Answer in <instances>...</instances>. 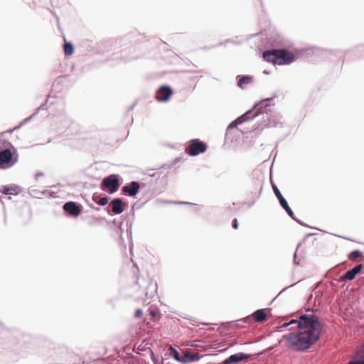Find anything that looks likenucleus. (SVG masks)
Listing matches in <instances>:
<instances>
[{"label": "nucleus", "mask_w": 364, "mask_h": 364, "mask_svg": "<svg viewBox=\"0 0 364 364\" xmlns=\"http://www.w3.org/2000/svg\"><path fill=\"white\" fill-rule=\"evenodd\" d=\"M250 357V355L244 354L242 353H235L231 355L229 358L223 360L222 364H231L234 363H238L242 360H247Z\"/></svg>", "instance_id": "0eeeda50"}, {"label": "nucleus", "mask_w": 364, "mask_h": 364, "mask_svg": "<svg viewBox=\"0 0 364 364\" xmlns=\"http://www.w3.org/2000/svg\"><path fill=\"white\" fill-rule=\"evenodd\" d=\"M362 256V252L360 250H354L348 255V259L350 260H355L356 258Z\"/></svg>", "instance_id": "6ab92c4d"}, {"label": "nucleus", "mask_w": 364, "mask_h": 364, "mask_svg": "<svg viewBox=\"0 0 364 364\" xmlns=\"http://www.w3.org/2000/svg\"><path fill=\"white\" fill-rule=\"evenodd\" d=\"M129 364H139V359L136 357H131L129 360Z\"/></svg>", "instance_id": "4be33fe9"}, {"label": "nucleus", "mask_w": 364, "mask_h": 364, "mask_svg": "<svg viewBox=\"0 0 364 364\" xmlns=\"http://www.w3.org/2000/svg\"><path fill=\"white\" fill-rule=\"evenodd\" d=\"M63 50L65 55H71L74 53V47L70 42H65L63 46Z\"/></svg>", "instance_id": "f3484780"}, {"label": "nucleus", "mask_w": 364, "mask_h": 364, "mask_svg": "<svg viewBox=\"0 0 364 364\" xmlns=\"http://www.w3.org/2000/svg\"><path fill=\"white\" fill-rule=\"evenodd\" d=\"M253 319L257 322H263L267 320V316L263 309L256 311L252 315Z\"/></svg>", "instance_id": "ddd939ff"}, {"label": "nucleus", "mask_w": 364, "mask_h": 364, "mask_svg": "<svg viewBox=\"0 0 364 364\" xmlns=\"http://www.w3.org/2000/svg\"><path fill=\"white\" fill-rule=\"evenodd\" d=\"M122 200L115 198L111 202L112 210L114 214H120L124 211Z\"/></svg>", "instance_id": "9d476101"}, {"label": "nucleus", "mask_w": 364, "mask_h": 364, "mask_svg": "<svg viewBox=\"0 0 364 364\" xmlns=\"http://www.w3.org/2000/svg\"><path fill=\"white\" fill-rule=\"evenodd\" d=\"M170 354L177 361L182 363H185V360L183 359V358L180 356L178 352L173 347L170 348Z\"/></svg>", "instance_id": "a211bd4d"}, {"label": "nucleus", "mask_w": 364, "mask_h": 364, "mask_svg": "<svg viewBox=\"0 0 364 364\" xmlns=\"http://www.w3.org/2000/svg\"><path fill=\"white\" fill-rule=\"evenodd\" d=\"M291 328L289 330L298 329L296 333L284 335L287 346L294 350H304L317 342L322 331V325L318 318L313 314L301 316L299 320L291 319L281 325L280 331Z\"/></svg>", "instance_id": "f257e3e1"}, {"label": "nucleus", "mask_w": 364, "mask_h": 364, "mask_svg": "<svg viewBox=\"0 0 364 364\" xmlns=\"http://www.w3.org/2000/svg\"><path fill=\"white\" fill-rule=\"evenodd\" d=\"M272 188H273L274 193L276 195L278 200L283 197L281 192L279 191V190L275 185H274V184L272 185Z\"/></svg>", "instance_id": "aec40b11"}, {"label": "nucleus", "mask_w": 364, "mask_h": 364, "mask_svg": "<svg viewBox=\"0 0 364 364\" xmlns=\"http://www.w3.org/2000/svg\"><path fill=\"white\" fill-rule=\"evenodd\" d=\"M102 186L103 188H107L110 193H115L119 188V183L116 175H111L103 179Z\"/></svg>", "instance_id": "20e7f679"}, {"label": "nucleus", "mask_w": 364, "mask_h": 364, "mask_svg": "<svg viewBox=\"0 0 364 364\" xmlns=\"http://www.w3.org/2000/svg\"><path fill=\"white\" fill-rule=\"evenodd\" d=\"M12 154L10 149H4L0 151V164H5L11 161Z\"/></svg>", "instance_id": "9b49d317"}, {"label": "nucleus", "mask_w": 364, "mask_h": 364, "mask_svg": "<svg viewBox=\"0 0 364 364\" xmlns=\"http://www.w3.org/2000/svg\"><path fill=\"white\" fill-rule=\"evenodd\" d=\"M264 59L273 64L287 65L295 60L294 55L284 49L270 50L263 53Z\"/></svg>", "instance_id": "f03ea898"}, {"label": "nucleus", "mask_w": 364, "mask_h": 364, "mask_svg": "<svg viewBox=\"0 0 364 364\" xmlns=\"http://www.w3.org/2000/svg\"><path fill=\"white\" fill-rule=\"evenodd\" d=\"M206 149L207 146L205 143L198 139H195L189 141V145L186 148L185 151L187 154L194 156L204 153Z\"/></svg>", "instance_id": "7ed1b4c3"}, {"label": "nucleus", "mask_w": 364, "mask_h": 364, "mask_svg": "<svg viewBox=\"0 0 364 364\" xmlns=\"http://www.w3.org/2000/svg\"><path fill=\"white\" fill-rule=\"evenodd\" d=\"M363 269V264H358L355 266L352 269L346 272L341 277V281H345V280H353L355 279V276L361 272Z\"/></svg>", "instance_id": "1a4fd4ad"}, {"label": "nucleus", "mask_w": 364, "mask_h": 364, "mask_svg": "<svg viewBox=\"0 0 364 364\" xmlns=\"http://www.w3.org/2000/svg\"><path fill=\"white\" fill-rule=\"evenodd\" d=\"M142 315V311L141 309H137L135 312V317L140 318Z\"/></svg>", "instance_id": "b1692460"}, {"label": "nucleus", "mask_w": 364, "mask_h": 364, "mask_svg": "<svg viewBox=\"0 0 364 364\" xmlns=\"http://www.w3.org/2000/svg\"><path fill=\"white\" fill-rule=\"evenodd\" d=\"M149 314L152 316V317H154L156 316L157 313L154 311H151Z\"/></svg>", "instance_id": "a878e982"}, {"label": "nucleus", "mask_w": 364, "mask_h": 364, "mask_svg": "<svg viewBox=\"0 0 364 364\" xmlns=\"http://www.w3.org/2000/svg\"><path fill=\"white\" fill-rule=\"evenodd\" d=\"M279 201L281 206L286 210L287 214L291 218H294V213H293L292 210L290 208V207L289 206L288 203L286 200V199L284 197H282L280 199H279Z\"/></svg>", "instance_id": "2eb2a0df"}, {"label": "nucleus", "mask_w": 364, "mask_h": 364, "mask_svg": "<svg viewBox=\"0 0 364 364\" xmlns=\"http://www.w3.org/2000/svg\"><path fill=\"white\" fill-rule=\"evenodd\" d=\"M253 81L252 76H242L237 82V85L243 88L245 85L250 84Z\"/></svg>", "instance_id": "dca6fc26"}, {"label": "nucleus", "mask_w": 364, "mask_h": 364, "mask_svg": "<svg viewBox=\"0 0 364 364\" xmlns=\"http://www.w3.org/2000/svg\"><path fill=\"white\" fill-rule=\"evenodd\" d=\"M232 227L235 229H237V228H238V223H237V220L236 218H235L232 221Z\"/></svg>", "instance_id": "393cba45"}, {"label": "nucleus", "mask_w": 364, "mask_h": 364, "mask_svg": "<svg viewBox=\"0 0 364 364\" xmlns=\"http://www.w3.org/2000/svg\"><path fill=\"white\" fill-rule=\"evenodd\" d=\"M357 358L348 363V364H364V347L360 348L356 354Z\"/></svg>", "instance_id": "4468645a"}, {"label": "nucleus", "mask_w": 364, "mask_h": 364, "mask_svg": "<svg viewBox=\"0 0 364 364\" xmlns=\"http://www.w3.org/2000/svg\"><path fill=\"white\" fill-rule=\"evenodd\" d=\"M140 184L136 181H132L129 185L122 188V191L129 196H135L139 192Z\"/></svg>", "instance_id": "6e6552de"}, {"label": "nucleus", "mask_w": 364, "mask_h": 364, "mask_svg": "<svg viewBox=\"0 0 364 364\" xmlns=\"http://www.w3.org/2000/svg\"><path fill=\"white\" fill-rule=\"evenodd\" d=\"M173 91L171 88L166 85L161 86L156 93V99L159 102H167L170 100Z\"/></svg>", "instance_id": "39448f33"}, {"label": "nucleus", "mask_w": 364, "mask_h": 364, "mask_svg": "<svg viewBox=\"0 0 364 364\" xmlns=\"http://www.w3.org/2000/svg\"><path fill=\"white\" fill-rule=\"evenodd\" d=\"M2 192L4 193V194H6V195H9V194H11V189H10L9 188H7V187H5Z\"/></svg>", "instance_id": "5701e85b"}, {"label": "nucleus", "mask_w": 364, "mask_h": 364, "mask_svg": "<svg viewBox=\"0 0 364 364\" xmlns=\"http://www.w3.org/2000/svg\"><path fill=\"white\" fill-rule=\"evenodd\" d=\"M63 210L70 215L77 217L81 213V208L75 202H67L63 205Z\"/></svg>", "instance_id": "423d86ee"}, {"label": "nucleus", "mask_w": 364, "mask_h": 364, "mask_svg": "<svg viewBox=\"0 0 364 364\" xmlns=\"http://www.w3.org/2000/svg\"><path fill=\"white\" fill-rule=\"evenodd\" d=\"M108 203V198L107 197L101 198L98 201L97 204L100 205H105Z\"/></svg>", "instance_id": "412c9836"}, {"label": "nucleus", "mask_w": 364, "mask_h": 364, "mask_svg": "<svg viewBox=\"0 0 364 364\" xmlns=\"http://www.w3.org/2000/svg\"><path fill=\"white\" fill-rule=\"evenodd\" d=\"M183 358L186 363L187 362L197 361L200 359V356L198 353H191L188 350H185Z\"/></svg>", "instance_id": "f8f14e48"}]
</instances>
